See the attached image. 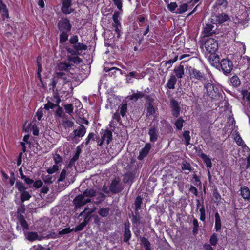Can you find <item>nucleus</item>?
Returning <instances> with one entry per match:
<instances>
[{
	"instance_id": "9d476101",
	"label": "nucleus",
	"mask_w": 250,
	"mask_h": 250,
	"mask_svg": "<svg viewBox=\"0 0 250 250\" xmlns=\"http://www.w3.org/2000/svg\"><path fill=\"white\" fill-rule=\"evenodd\" d=\"M62 11L65 14H69L73 12L72 8V0H62Z\"/></svg>"
},
{
	"instance_id": "864d4df0",
	"label": "nucleus",
	"mask_w": 250,
	"mask_h": 250,
	"mask_svg": "<svg viewBox=\"0 0 250 250\" xmlns=\"http://www.w3.org/2000/svg\"><path fill=\"white\" fill-rule=\"evenodd\" d=\"M88 220L89 219H87V217H86L84 219V221L81 223L79 225H78L76 227V229L79 231L82 230L83 229V228L86 225L87 223L88 222Z\"/></svg>"
},
{
	"instance_id": "13d9d810",
	"label": "nucleus",
	"mask_w": 250,
	"mask_h": 250,
	"mask_svg": "<svg viewBox=\"0 0 250 250\" xmlns=\"http://www.w3.org/2000/svg\"><path fill=\"white\" fill-rule=\"evenodd\" d=\"M120 115V114L119 113L118 111L116 112L112 116L113 120H116L117 122L120 123L121 121ZM112 123H114V121H112V122H110L111 124Z\"/></svg>"
},
{
	"instance_id": "cd10ccee",
	"label": "nucleus",
	"mask_w": 250,
	"mask_h": 250,
	"mask_svg": "<svg viewBox=\"0 0 250 250\" xmlns=\"http://www.w3.org/2000/svg\"><path fill=\"white\" fill-rule=\"evenodd\" d=\"M131 236V232L129 230V226L125 225V231L124 234V242H127L130 239Z\"/></svg>"
},
{
	"instance_id": "f8f14e48",
	"label": "nucleus",
	"mask_w": 250,
	"mask_h": 250,
	"mask_svg": "<svg viewBox=\"0 0 250 250\" xmlns=\"http://www.w3.org/2000/svg\"><path fill=\"white\" fill-rule=\"evenodd\" d=\"M119 13L118 12H114L113 15V20L114 23L112 26L114 28V30L118 34V37L120 36V29L121 28V23L119 20Z\"/></svg>"
},
{
	"instance_id": "5fc2aeb1",
	"label": "nucleus",
	"mask_w": 250,
	"mask_h": 250,
	"mask_svg": "<svg viewBox=\"0 0 250 250\" xmlns=\"http://www.w3.org/2000/svg\"><path fill=\"white\" fill-rule=\"evenodd\" d=\"M59 170V166L57 165H54L52 167H51L47 169V172L49 174H51Z\"/></svg>"
},
{
	"instance_id": "79ce46f5",
	"label": "nucleus",
	"mask_w": 250,
	"mask_h": 250,
	"mask_svg": "<svg viewBox=\"0 0 250 250\" xmlns=\"http://www.w3.org/2000/svg\"><path fill=\"white\" fill-rule=\"evenodd\" d=\"M142 203V199L140 196H138L135 199L134 205L136 211H138L141 208Z\"/></svg>"
},
{
	"instance_id": "c85d7f7f",
	"label": "nucleus",
	"mask_w": 250,
	"mask_h": 250,
	"mask_svg": "<svg viewBox=\"0 0 250 250\" xmlns=\"http://www.w3.org/2000/svg\"><path fill=\"white\" fill-rule=\"evenodd\" d=\"M216 21L218 23H223L229 19L227 15L222 14L215 17Z\"/></svg>"
},
{
	"instance_id": "1a4fd4ad",
	"label": "nucleus",
	"mask_w": 250,
	"mask_h": 250,
	"mask_svg": "<svg viewBox=\"0 0 250 250\" xmlns=\"http://www.w3.org/2000/svg\"><path fill=\"white\" fill-rule=\"evenodd\" d=\"M59 29L62 31H70L71 25L67 18H62L58 24Z\"/></svg>"
},
{
	"instance_id": "dca6fc26",
	"label": "nucleus",
	"mask_w": 250,
	"mask_h": 250,
	"mask_svg": "<svg viewBox=\"0 0 250 250\" xmlns=\"http://www.w3.org/2000/svg\"><path fill=\"white\" fill-rule=\"evenodd\" d=\"M148 134L150 136V141L151 142H156L159 136L157 128L155 126L151 127L149 130Z\"/></svg>"
},
{
	"instance_id": "f704fd0d",
	"label": "nucleus",
	"mask_w": 250,
	"mask_h": 250,
	"mask_svg": "<svg viewBox=\"0 0 250 250\" xmlns=\"http://www.w3.org/2000/svg\"><path fill=\"white\" fill-rule=\"evenodd\" d=\"M215 229L216 231H218L221 229V220L219 214L218 213H216L215 214Z\"/></svg>"
},
{
	"instance_id": "37998d69",
	"label": "nucleus",
	"mask_w": 250,
	"mask_h": 250,
	"mask_svg": "<svg viewBox=\"0 0 250 250\" xmlns=\"http://www.w3.org/2000/svg\"><path fill=\"white\" fill-rule=\"evenodd\" d=\"M28 239L31 241H33L39 239V236L37 233L35 232H30L27 233V236Z\"/></svg>"
},
{
	"instance_id": "6e6d98bb",
	"label": "nucleus",
	"mask_w": 250,
	"mask_h": 250,
	"mask_svg": "<svg viewBox=\"0 0 250 250\" xmlns=\"http://www.w3.org/2000/svg\"><path fill=\"white\" fill-rule=\"evenodd\" d=\"M234 140H235L236 143H237V144L239 146H242L244 144L241 137L237 133L235 134V136L234 137Z\"/></svg>"
},
{
	"instance_id": "ddd939ff",
	"label": "nucleus",
	"mask_w": 250,
	"mask_h": 250,
	"mask_svg": "<svg viewBox=\"0 0 250 250\" xmlns=\"http://www.w3.org/2000/svg\"><path fill=\"white\" fill-rule=\"evenodd\" d=\"M120 179L118 178H115L112 180L110 189L113 193H118L122 190V188L119 185Z\"/></svg>"
},
{
	"instance_id": "412c9836",
	"label": "nucleus",
	"mask_w": 250,
	"mask_h": 250,
	"mask_svg": "<svg viewBox=\"0 0 250 250\" xmlns=\"http://www.w3.org/2000/svg\"><path fill=\"white\" fill-rule=\"evenodd\" d=\"M173 71L175 74V76L178 78H182L184 75V68L182 65L175 67Z\"/></svg>"
},
{
	"instance_id": "bb28decb",
	"label": "nucleus",
	"mask_w": 250,
	"mask_h": 250,
	"mask_svg": "<svg viewBox=\"0 0 250 250\" xmlns=\"http://www.w3.org/2000/svg\"><path fill=\"white\" fill-rule=\"evenodd\" d=\"M208 60L212 64L214 65L218 63L220 61V58L218 55L214 53L210 54Z\"/></svg>"
},
{
	"instance_id": "4c0bfd02",
	"label": "nucleus",
	"mask_w": 250,
	"mask_h": 250,
	"mask_svg": "<svg viewBox=\"0 0 250 250\" xmlns=\"http://www.w3.org/2000/svg\"><path fill=\"white\" fill-rule=\"evenodd\" d=\"M181 169L183 171H188V172H185L186 174H188L191 170V166L190 164L187 163L186 162H183L181 164Z\"/></svg>"
},
{
	"instance_id": "f03ea898",
	"label": "nucleus",
	"mask_w": 250,
	"mask_h": 250,
	"mask_svg": "<svg viewBox=\"0 0 250 250\" xmlns=\"http://www.w3.org/2000/svg\"><path fill=\"white\" fill-rule=\"evenodd\" d=\"M86 132V129L85 126L83 125H80L67 137V140L72 143L77 144L79 141L77 138L83 137Z\"/></svg>"
},
{
	"instance_id": "69168bd1",
	"label": "nucleus",
	"mask_w": 250,
	"mask_h": 250,
	"mask_svg": "<svg viewBox=\"0 0 250 250\" xmlns=\"http://www.w3.org/2000/svg\"><path fill=\"white\" fill-rule=\"evenodd\" d=\"M58 106V104H55L53 103H52L51 102H48L44 106V108L46 110H49L50 109H53L55 106Z\"/></svg>"
},
{
	"instance_id": "20e7f679",
	"label": "nucleus",
	"mask_w": 250,
	"mask_h": 250,
	"mask_svg": "<svg viewBox=\"0 0 250 250\" xmlns=\"http://www.w3.org/2000/svg\"><path fill=\"white\" fill-rule=\"evenodd\" d=\"M204 46L206 51L210 54L215 53L218 48L217 41L212 38H208L206 40Z\"/></svg>"
},
{
	"instance_id": "bf43d9fd",
	"label": "nucleus",
	"mask_w": 250,
	"mask_h": 250,
	"mask_svg": "<svg viewBox=\"0 0 250 250\" xmlns=\"http://www.w3.org/2000/svg\"><path fill=\"white\" fill-rule=\"evenodd\" d=\"M216 4L218 6L225 8L227 6V1L226 0H217Z\"/></svg>"
},
{
	"instance_id": "0eeeda50",
	"label": "nucleus",
	"mask_w": 250,
	"mask_h": 250,
	"mask_svg": "<svg viewBox=\"0 0 250 250\" xmlns=\"http://www.w3.org/2000/svg\"><path fill=\"white\" fill-rule=\"evenodd\" d=\"M220 65L224 74L229 73L233 66L232 62L228 59H222L220 62Z\"/></svg>"
},
{
	"instance_id": "ea45409f",
	"label": "nucleus",
	"mask_w": 250,
	"mask_h": 250,
	"mask_svg": "<svg viewBox=\"0 0 250 250\" xmlns=\"http://www.w3.org/2000/svg\"><path fill=\"white\" fill-rule=\"evenodd\" d=\"M190 132L189 131H185L183 132V136L185 142L186 146H188L190 144Z\"/></svg>"
},
{
	"instance_id": "393cba45",
	"label": "nucleus",
	"mask_w": 250,
	"mask_h": 250,
	"mask_svg": "<svg viewBox=\"0 0 250 250\" xmlns=\"http://www.w3.org/2000/svg\"><path fill=\"white\" fill-rule=\"evenodd\" d=\"M0 13H1L4 19L8 17V10L6 5L0 0Z\"/></svg>"
},
{
	"instance_id": "e2e57ef3",
	"label": "nucleus",
	"mask_w": 250,
	"mask_h": 250,
	"mask_svg": "<svg viewBox=\"0 0 250 250\" xmlns=\"http://www.w3.org/2000/svg\"><path fill=\"white\" fill-rule=\"evenodd\" d=\"M95 208L89 210V208L88 207H86L84 211L81 213L80 216L82 215L83 213H86L87 215L88 216L90 215L92 212H93L95 211Z\"/></svg>"
},
{
	"instance_id": "de8ad7c7",
	"label": "nucleus",
	"mask_w": 250,
	"mask_h": 250,
	"mask_svg": "<svg viewBox=\"0 0 250 250\" xmlns=\"http://www.w3.org/2000/svg\"><path fill=\"white\" fill-rule=\"evenodd\" d=\"M69 63H79L82 62V60L78 56L70 57L68 58Z\"/></svg>"
},
{
	"instance_id": "2f4dec72",
	"label": "nucleus",
	"mask_w": 250,
	"mask_h": 250,
	"mask_svg": "<svg viewBox=\"0 0 250 250\" xmlns=\"http://www.w3.org/2000/svg\"><path fill=\"white\" fill-rule=\"evenodd\" d=\"M145 96L144 93L142 92L137 91L130 96V99L134 102H136L139 99H141Z\"/></svg>"
},
{
	"instance_id": "a18cd8bd",
	"label": "nucleus",
	"mask_w": 250,
	"mask_h": 250,
	"mask_svg": "<svg viewBox=\"0 0 250 250\" xmlns=\"http://www.w3.org/2000/svg\"><path fill=\"white\" fill-rule=\"evenodd\" d=\"M155 110L151 103H149L147 107V116L154 115Z\"/></svg>"
},
{
	"instance_id": "423d86ee",
	"label": "nucleus",
	"mask_w": 250,
	"mask_h": 250,
	"mask_svg": "<svg viewBox=\"0 0 250 250\" xmlns=\"http://www.w3.org/2000/svg\"><path fill=\"white\" fill-rule=\"evenodd\" d=\"M55 78L62 80L63 83H66L67 82L72 81L73 78V74L69 72L56 71Z\"/></svg>"
},
{
	"instance_id": "6ab92c4d",
	"label": "nucleus",
	"mask_w": 250,
	"mask_h": 250,
	"mask_svg": "<svg viewBox=\"0 0 250 250\" xmlns=\"http://www.w3.org/2000/svg\"><path fill=\"white\" fill-rule=\"evenodd\" d=\"M177 82V78L174 75L170 76L167 83L166 84L167 87L170 89H173L175 88V85Z\"/></svg>"
},
{
	"instance_id": "f257e3e1",
	"label": "nucleus",
	"mask_w": 250,
	"mask_h": 250,
	"mask_svg": "<svg viewBox=\"0 0 250 250\" xmlns=\"http://www.w3.org/2000/svg\"><path fill=\"white\" fill-rule=\"evenodd\" d=\"M95 191L93 189H87L84 192L83 195H79L76 197L74 200L76 208H79L83 206L87 203L90 202V199H85V197H92L95 195Z\"/></svg>"
},
{
	"instance_id": "58836bf2",
	"label": "nucleus",
	"mask_w": 250,
	"mask_h": 250,
	"mask_svg": "<svg viewBox=\"0 0 250 250\" xmlns=\"http://www.w3.org/2000/svg\"><path fill=\"white\" fill-rule=\"evenodd\" d=\"M69 32V31H62L60 36V42L64 43L68 40Z\"/></svg>"
},
{
	"instance_id": "6e6552de",
	"label": "nucleus",
	"mask_w": 250,
	"mask_h": 250,
	"mask_svg": "<svg viewBox=\"0 0 250 250\" xmlns=\"http://www.w3.org/2000/svg\"><path fill=\"white\" fill-rule=\"evenodd\" d=\"M73 47L74 49L70 48L67 49L68 52L73 55H77L79 54L80 51L86 50L87 48V46L85 44L81 43L73 45Z\"/></svg>"
},
{
	"instance_id": "8fccbe9b",
	"label": "nucleus",
	"mask_w": 250,
	"mask_h": 250,
	"mask_svg": "<svg viewBox=\"0 0 250 250\" xmlns=\"http://www.w3.org/2000/svg\"><path fill=\"white\" fill-rule=\"evenodd\" d=\"M218 241L217 235L213 233L210 237L209 242L212 246H216Z\"/></svg>"
},
{
	"instance_id": "4468645a",
	"label": "nucleus",
	"mask_w": 250,
	"mask_h": 250,
	"mask_svg": "<svg viewBox=\"0 0 250 250\" xmlns=\"http://www.w3.org/2000/svg\"><path fill=\"white\" fill-rule=\"evenodd\" d=\"M112 139V133L110 130H107L102 136L101 142L99 144L100 146H102L104 143L109 144Z\"/></svg>"
},
{
	"instance_id": "603ef678",
	"label": "nucleus",
	"mask_w": 250,
	"mask_h": 250,
	"mask_svg": "<svg viewBox=\"0 0 250 250\" xmlns=\"http://www.w3.org/2000/svg\"><path fill=\"white\" fill-rule=\"evenodd\" d=\"M193 233L194 234H196L198 231L199 223L198 221L196 219H194L193 220Z\"/></svg>"
},
{
	"instance_id": "c756f323",
	"label": "nucleus",
	"mask_w": 250,
	"mask_h": 250,
	"mask_svg": "<svg viewBox=\"0 0 250 250\" xmlns=\"http://www.w3.org/2000/svg\"><path fill=\"white\" fill-rule=\"evenodd\" d=\"M213 28L214 26L211 24H206L204 29V33L205 35L206 36H209L210 35H211L212 33L213 32Z\"/></svg>"
},
{
	"instance_id": "b1692460",
	"label": "nucleus",
	"mask_w": 250,
	"mask_h": 250,
	"mask_svg": "<svg viewBox=\"0 0 250 250\" xmlns=\"http://www.w3.org/2000/svg\"><path fill=\"white\" fill-rule=\"evenodd\" d=\"M200 156L206 164V167L210 168L212 167V163L208 156L203 153H201Z\"/></svg>"
},
{
	"instance_id": "a878e982",
	"label": "nucleus",
	"mask_w": 250,
	"mask_h": 250,
	"mask_svg": "<svg viewBox=\"0 0 250 250\" xmlns=\"http://www.w3.org/2000/svg\"><path fill=\"white\" fill-rule=\"evenodd\" d=\"M69 169L68 167H66L61 171L58 182H62L64 180L66 176L68 175Z\"/></svg>"
},
{
	"instance_id": "0e129e2a",
	"label": "nucleus",
	"mask_w": 250,
	"mask_h": 250,
	"mask_svg": "<svg viewBox=\"0 0 250 250\" xmlns=\"http://www.w3.org/2000/svg\"><path fill=\"white\" fill-rule=\"evenodd\" d=\"M25 211V207L23 203H21L17 209L18 213H24Z\"/></svg>"
},
{
	"instance_id": "aec40b11",
	"label": "nucleus",
	"mask_w": 250,
	"mask_h": 250,
	"mask_svg": "<svg viewBox=\"0 0 250 250\" xmlns=\"http://www.w3.org/2000/svg\"><path fill=\"white\" fill-rule=\"evenodd\" d=\"M170 57L171 58L166 62H163V63H165V65L166 66L167 65H169V67L171 66V64L174 63L178 59V54L176 52H173L171 55H170Z\"/></svg>"
},
{
	"instance_id": "2eb2a0df",
	"label": "nucleus",
	"mask_w": 250,
	"mask_h": 250,
	"mask_svg": "<svg viewBox=\"0 0 250 250\" xmlns=\"http://www.w3.org/2000/svg\"><path fill=\"white\" fill-rule=\"evenodd\" d=\"M208 95L211 98H214L217 96V91L214 88V86L210 83H208L205 86Z\"/></svg>"
},
{
	"instance_id": "c9c22d12",
	"label": "nucleus",
	"mask_w": 250,
	"mask_h": 250,
	"mask_svg": "<svg viewBox=\"0 0 250 250\" xmlns=\"http://www.w3.org/2000/svg\"><path fill=\"white\" fill-rule=\"evenodd\" d=\"M230 81L233 86L235 87L239 86L241 83V81L237 76H232Z\"/></svg>"
},
{
	"instance_id": "9b49d317",
	"label": "nucleus",
	"mask_w": 250,
	"mask_h": 250,
	"mask_svg": "<svg viewBox=\"0 0 250 250\" xmlns=\"http://www.w3.org/2000/svg\"><path fill=\"white\" fill-rule=\"evenodd\" d=\"M170 108L173 116L178 117L180 114V108L179 103L176 100L172 99L170 101Z\"/></svg>"
},
{
	"instance_id": "09e8293b",
	"label": "nucleus",
	"mask_w": 250,
	"mask_h": 250,
	"mask_svg": "<svg viewBox=\"0 0 250 250\" xmlns=\"http://www.w3.org/2000/svg\"><path fill=\"white\" fill-rule=\"evenodd\" d=\"M141 217L140 216L139 213L137 212H135V214L133 216L132 219V222L133 224H139L141 223L140 221Z\"/></svg>"
},
{
	"instance_id": "3c124183",
	"label": "nucleus",
	"mask_w": 250,
	"mask_h": 250,
	"mask_svg": "<svg viewBox=\"0 0 250 250\" xmlns=\"http://www.w3.org/2000/svg\"><path fill=\"white\" fill-rule=\"evenodd\" d=\"M184 122V120L181 118H179L175 123V125L176 128L178 130H181L183 127V124Z\"/></svg>"
},
{
	"instance_id": "e433bc0d",
	"label": "nucleus",
	"mask_w": 250,
	"mask_h": 250,
	"mask_svg": "<svg viewBox=\"0 0 250 250\" xmlns=\"http://www.w3.org/2000/svg\"><path fill=\"white\" fill-rule=\"evenodd\" d=\"M119 110L120 111L119 113L121 115V116L123 117L125 116L127 110V104H124L120 105L119 107Z\"/></svg>"
},
{
	"instance_id": "473e14b6",
	"label": "nucleus",
	"mask_w": 250,
	"mask_h": 250,
	"mask_svg": "<svg viewBox=\"0 0 250 250\" xmlns=\"http://www.w3.org/2000/svg\"><path fill=\"white\" fill-rule=\"evenodd\" d=\"M19 221L20 225L24 229H28V225L23 215L22 214L20 215L19 217Z\"/></svg>"
},
{
	"instance_id": "39448f33",
	"label": "nucleus",
	"mask_w": 250,
	"mask_h": 250,
	"mask_svg": "<svg viewBox=\"0 0 250 250\" xmlns=\"http://www.w3.org/2000/svg\"><path fill=\"white\" fill-rule=\"evenodd\" d=\"M189 75L190 80H197L202 81L205 79L204 73L194 67L190 66L188 68Z\"/></svg>"
},
{
	"instance_id": "4d7b16f0",
	"label": "nucleus",
	"mask_w": 250,
	"mask_h": 250,
	"mask_svg": "<svg viewBox=\"0 0 250 250\" xmlns=\"http://www.w3.org/2000/svg\"><path fill=\"white\" fill-rule=\"evenodd\" d=\"M177 4L176 2H171L167 6L168 9L172 12L175 13L176 11Z\"/></svg>"
},
{
	"instance_id": "774afa93",
	"label": "nucleus",
	"mask_w": 250,
	"mask_h": 250,
	"mask_svg": "<svg viewBox=\"0 0 250 250\" xmlns=\"http://www.w3.org/2000/svg\"><path fill=\"white\" fill-rule=\"evenodd\" d=\"M33 184L34 187L36 188H41L43 185V183L41 180L36 181Z\"/></svg>"
},
{
	"instance_id": "052dcab7",
	"label": "nucleus",
	"mask_w": 250,
	"mask_h": 250,
	"mask_svg": "<svg viewBox=\"0 0 250 250\" xmlns=\"http://www.w3.org/2000/svg\"><path fill=\"white\" fill-rule=\"evenodd\" d=\"M42 180L45 183L51 184L53 182L52 176L50 175L44 176L43 177Z\"/></svg>"
},
{
	"instance_id": "7ed1b4c3",
	"label": "nucleus",
	"mask_w": 250,
	"mask_h": 250,
	"mask_svg": "<svg viewBox=\"0 0 250 250\" xmlns=\"http://www.w3.org/2000/svg\"><path fill=\"white\" fill-rule=\"evenodd\" d=\"M16 188L20 193V199L22 203L25 201L29 200L31 197L29 193L26 191L27 188L24 186L23 184L20 181H17L15 185Z\"/></svg>"
},
{
	"instance_id": "680f3d73",
	"label": "nucleus",
	"mask_w": 250,
	"mask_h": 250,
	"mask_svg": "<svg viewBox=\"0 0 250 250\" xmlns=\"http://www.w3.org/2000/svg\"><path fill=\"white\" fill-rule=\"evenodd\" d=\"M64 110L63 108L58 105V108L55 111V115L58 118H60L63 114Z\"/></svg>"
},
{
	"instance_id": "a211bd4d",
	"label": "nucleus",
	"mask_w": 250,
	"mask_h": 250,
	"mask_svg": "<svg viewBox=\"0 0 250 250\" xmlns=\"http://www.w3.org/2000/svg\"><path fill=\"white\" fill-rule=\"evenodd\" d=\"M71 65H72V63L68 64L66 62L60 63L57 66L56 71L68 72V69Z\"/></svg>"
},
{
	"instance_id": "49530a36",
	"label": "nucleus",
	"mask_w": 250,
	"mask_h": 250,
	"mask_svg": "<svg viewBox=\"0 0 250 250\" xmlns=\"http://www.w3.org/2000/svg\"><path fill=\"white\" fill-rule=\"evenodd\" d=\"M64 107L66 113L69 115H71V114L73 112L74 108L72 104H65L64 105Z\"/></svg>"
},
{
	"instance_id": "72a5a7b5",
	"label": "nucleus",
	"mask_w": 250,
	"mask_h": 250,
	"mask_svg": "<svg viewBox=\"0 0 250 250\" xmlns=\"http://www.w3.org/2000/svg\"><path fill=\"white\" fill-rule=\"evenodd\" d=\"M141 244L145 248V250H151L150 243L148 240L145 237H142L141 239Z\"/></svg>"
},
{
	"instance_id": "338daca9",
	"label": "nucleus",
	"mask_w": 250,
	"mask_h": 250,
	"mask_svg": "<svg viewBox=\"0 0 250 250\" xmlns=\"http://www.w3.org/2000/svg\"><path fill=\"white\" fill-rule=\"evenodd\" d=\"M78 37L76 35L72 36L70 37L69 42L73 45L75 44L78 43Z\"/></svg>"
},
{
	"instance_id": "c03bdc74",
	"label": "nucleus",
	"mask_w": 250,
	"mask_h": 250,
	"mask_svg": "<svg viewBox=\"0 0 250 250\" xmlns=\"http://www.w3.org/2000/svg\"><path fill=\"white\" fill-rule=\"evenodd\" d=\"M128 76L131 77H134L135 79H140L144 77V75L142 74H140V73L136 71H132L130 72L128 75Z\"/></svg>"
},
{
	"instance_id": "7c9ffc66",
	"label": "nucleus",
	"mask_w": 250,
	"mask_h": 250,
	"mask_svg": "<svg viewBox=\"0 0 250 250\" xmlns=\"http://www.w3.org/2000/svg\"><path fill=\"white\" fill-rule=\"evenodd\" d=\"M188 7V3H183L181 4L179 8L176 9L175 13L176 14H182L185 12H186Z\"/></svg>"
},
{
	"instance_id": "f3484780",
	"label": "nucleus",
	"mask_w": 250,
	"mask_h": 250,
	"mask_svg": "<svg viewBox=\"0 0 250 250\" xmlns=\"http://www.w3.org/2000/svg\"><path fill=\"white\" fill-rule=\"evenodd\" d=\"M151 146L150 143H147L145 147L143 148L139 152V155L138 157L139 160H142L145 157L148 153Z\"/></svg>"
},
{
	"instance_id": "4be33fe9",
	"label": "nucleus",
	"mask_w": 250,
	"mask_h": 250,
	"mask_svg": "<svg viewBox=\"0 0 250 250\" xmlns=\"http://www.w3.org/2000/svg\"><path fill=\"white\" fill-rule=\"evenodd\" d=\"M110 208L109 207L100 208L98 213L102 217H107L109 216Z\"/></svg>"
},
{
	"instance_id": "a19ab883",
	"label": "nucleus",
	"mask_w": 250,
	"mask_h": 250,
	"mask_svg": "<svg viewBox=\"0 0 250 250\" xmlns=\"http://www.w3.org/2000/svg\"><path fill=\"white\" fill-rule=\"evenodd\" d=\"M62 125L65 128H67L72 127L74 125V123L71 120L67 119L62 120Z\"/></svg>"
},
{
	"instance_id": "5701e85b",
	"label": "nucleus",
	"mask_w": 250,
	"mask_h": 250,
	"mask_svg": "<svg viewBox=\"0 0 250 250\" xmlns=\"http://www.w3.org/2000/svg\"><path fill=\"white\" fill-rule=\"evenodd\" d=\"M241 194L245 199L249 200L250 199V191L249 188L246 186H243L241 188Z\"/></svg>"
}]
</instances>
